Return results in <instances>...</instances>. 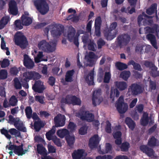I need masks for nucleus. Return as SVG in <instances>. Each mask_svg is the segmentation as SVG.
Instances as JSON below:
<instances>
[{"label": "nucleus", "mask_w": 159, "mask_h": 159, "mask_svg": "<svg viewBox=\"0 0 159 159\" xmlns=\"http://www.w3.org/2000/svg\"><path fill=\"white\" fill-rule=\"evenodd\" d=\"M32 89L35 92L41 93L43 92L44 88L41 81L39 80L35 82L32 86Z\"/></svg>", "instance_id": "nucleus-13"}, {"label": "nucleus", "mask_w": 159, "mask_h": 159, "mask_svg": "<svg viewBox=\"0 0 159 159\" xmlns=\"http://www.w3.org/2000/svg\"><path fill=\"white\" fill-rule=\"evenodd\" d=\"M51 33L53 37H57L60 36L62 33V31L59 29H57L54 30H51Z\"/></svg>", "instance_id": "nucleus-48"}, {"label": "nucleus", "mask_w": 159, "mask_h": 159, "mask_svg": "<svg viewBox=\"0 0 159 159\" xmlns=\"http://www.w3.org/2000/svg\"><path fill=\"white\" fill-rule=\"evenodd\" d=\"M34 4L37 9L43 15L46 14L49 10V7L45 0H35Z\"/></svg>", "instance_id": "nucleus-3"}, {"label": "nucleus", "mask_w": 159, "mask_h": 159, "mask_svg": "<svg viewBox=\"0 0 159 159\" xmlns=\"http://www.w3.org/2000/svg\"><path fill=\"white\" fill-rule=\"evenodd\" d=\"M76 116L82 120H86L91 122L93 120L94 116L89 111H86L83 109H81L76 113Z\"/></svg>", "instance_id": "nucleus-5"}, {"label": "nucleus", "mask_w": 159, "mask_h": 159, "mask_svg": "<svg viewBox=\"0 0 159 159\" xmlns=\"http://www.w3.org/2000/svg\"><path fill=\"white\" fill-rule=\"evenodd\" d=\"M116 107L118 111L120 114L125 113L128 108V106L127 103L124 104L121 103H117Z\"/></svg>", "instance_id": "nucleus-22"}, {"label": "nucleus", "mask_w": 159, "mask_h": 159, "mask_svg": "<svg viewBox=\"0 0 159 159\" xmlns=\"http://www.w3.org/2000/svg\"><path fill=\"white\" fill-rule=\"evenodd\" d=\"M157 28L158 26L157 25H155L152 27L147 26L145 28L146 33L148 34L156 33V35H158Z\"/></svg>", "instance_id": "nucleus-25"}, {"label": "nucleus", "mask_w": 159, "mask_h": 159, "mask_svg": "<svg viewBox=\"0 0 159 159\" xmlns=\"http://www.w3.org/2000/svg\"><path fill=\"white\" fill-rule=\"evenodd\" d=\"M125 123L132 130L134 129L136 125L135 123L130 118L127 117L125 120Z\"/></svg>", "instance_id": "nucleus-29"}, {"label": "nucleus", "mask_w": 159, "mask_h": 159, "mask_svg": "<svg viewBox=\"0 0 159 159\" xmlns=\"http://www.w3.org/2000/svg\"><path fill=\"white\" fill-rule=\"evenodd\" d=\"M95 45L94 43L93 42V41H90L88 44V49L91 51H94L96 50V49L94 46V45Z\"/></svg>", "instance_id": "nucleus-62"}, {"label": "nucleus", "mask_w": 159, "mask_h": 159, "mask_svg": "<svg viewBox=\"0 0 159 159\" xmlns=\"http://www.w3.org/2000/svg\"><path fill=\"white\" fill-rule=\"evenodd\" d=\"M88 128L86 125H84L82 126L79 129L78 132L80 134L84 135L87 133V131Z\"/></svg>", "instance_id": "nucleus-47"}, {"label": "nucleus", "mask_w": 159, "mask_h": 159, "mask_svg": "<svg viewBox=\"0 0 159 159\" xmlns=\"http://www.w3.org/2000/svg\"><path fill=\"white\" fill-rule=\"evenodd\" d=\"M114 84L115 88H111V90L110 98H111L114 99L115 96L116 98L119 97L120 93L118 90L122 91L126 89L127 86L126 82L124 81H118L115 82Z\"/></svg>", "instance_id": "nucleus-1"}, {"label": "nucleus", "mask_w": 159, "mask_h": 159, "mask_svg": "<svg viewBox=\"0 0 159 159\" xmlns=\"http://www.w3.org/2000/svg\"><path fill=\"white\" fill-rule=\"evenodd\" d=\"M129 147V143L127 142H125L121 144L120 148L121 151L126 152L128 151Z\"/></svg>", "instance_id": "nucleus-39"}, {"label": "nucleus", "mask_w": 159, "mask_h": 159, "mask_svg": "<svg viewBox=\"0 0 159 159\" xmlns=\"http://www.w3.org/2000/svg\"><path fill=\"white\" fill-rule=\"evenodd\" d=\"M37 151L38 153L43 155L48 154L47 153V150L43 145L41 144H38L37 146Z\"/></svg>", "instance_id": "nucleus-35"}, {"label": "nucleus", "mask_w": 159, "mask_h": 159, "mask_svg": "<svg viewBox=\"0 0 159 159\" xmlns=\"http://www.w3.org/2000/svg\"><path fill=\"white\" fill-rule=\"evenodd\" d=\"M14 84L15 88L16 89L20 88V82L19 80L17 78H16L14 80Z\"/></svg>", "instance_id": "nucleus-64"}, {"label": "nucleus", "mask_w": 159, "mask_h": 159, "mask_svg": "<svg viewBox=\"0 0 159 159\" xmlns=\"http://www.w3.org/2000/svg\"><path fill=\"white\" fill-rule=\"evenodd\" d=\"M131 39L130 36L127 33H124L120 35L117 38L118 44L120 47L122 46L128 45Z\"/></svg>", "instance_id": "nucleus-7"}, {"label": "nucleus", "mask_w": 159, "mask_h": 159, "mask_svg": "<svg viewBox=\"0 0 159 159\" xmlns=\"http://www.w3.org/2000/svg\"><path fill=\"white\" fill-rule=\"evenodd\" d=\"M20 19L21 20V23L24 25L29 26L32 22V18L29 17H25L24 15H22Z\"/></svg>", "instance_id": "nucleus-28"}, {"label": "nucleus", "mask_w": 159, "mask_h": 159, "mask_svg": "<svg viewBox=\"0 0 159 159\" xmlns=\"http://www.w3.org/2000/svg\"><path fill=\"white\" fill-rule=\"evenodd\" d=\"M82 42L85 44H87L91 41L89 39V35H84L82 36Z\"/></svg>", "instance_id": "nucleus-54"}, {"label": "nucleus", "mask_w": 159, "mask_h": 159, "mask_svg": "<svg viewBox=\"0 0 159 159\" xmlns=\"http://www.w3.org/2000/svg\"><path fill=\"white\" fill-rule=\"evenodd\" d=\"M7 72L4 70H2L0 71V79H5L7 77Z\"/></svg>", "instance_id": "nucleus-55"}, {"label": "nucleus", "mask_w": 159, "mask_h": 159, "mask_svg": "<svg viewBox=\"0 0 159 159\" xmlns=\"http://www.w3.org/2000/svg\"><path fill=\"white\" fill-rule=\"evenodd\" d=\"M111 78V74L110 72H106L104 79V82L108 83L109 82Z\"/></svg>", "instance_id": "nucleus-50"}, {"label": "nucleus", "mask_w": 159, "mask_h": 159, "mask_svg": "<svg viewBox=\"0 0 159 159\" xmlns=\"http://www.w3.org/2000/svg\"><path fill=\"white\" fill-rule=\"evenodd\" d=\"M55 78L54 77L50 76L48 78V83L50 85L52 86L55 84Z\"/></svg>", "instance_id": "nucleus-63"}, {"label": "nucleus", "mask_w": 159, "mask_h": 159, "mask_svg": "<svg viewBox=\"0 0 159 159\" xmlns=\"http://www.w3.org/2000/svg\"><path fill=\"white\" fill-rule=\"evenodd\" d=\"M47 147L48 153H53L56 152V149L55 147L50 144H48Z\"/></svg>", "instance_id": "nucleus-56"}, {"label": "nucleus", "mask_w": 159, "mask_h": 159, "mask_svg": "<svg viewBox=\"0 0 159 159\" xmlns=\"http://www.w3.org/2000/svg\"><path fill=\"white\" fill-rule=\"evenodd\" d=\"M66 140L68 145L72 147L75 142V138L74 136H70L69 134L65 137Z\"/></svg>", "instance_id": "nucleus-37"}, {"label": "nucleus", "mask_w": 159, "mask_h": 159, "mask_svg": "<svg viewBox=\"0 0 159 159\" xmlns=\"http://www.w3.org/2000/svg\"><path fill=\"white\" fill-rule=\"evenodd\" d=\"M146 38L150 42L151 45L155 48L157 49L156 39L154 34H148L146 35Z\"/></svg>", "instance_id": "nucleus-16"}, {"label": "nucleus", "mask_w": 159, "mask_h": 159, "mask_svg": "<svg viewBox=\"0 0 159 159\" xmlns=\"http://www.w3.org/2000/svg\"><path fill=\"white\" fill-rule=\"evenodd\" d=\"M102 91L101 89H98L94 91L92 98L93 105L96 107L97 104H99L102 99L101 97Z\"/></svg>", "instance_id": "nucleus-10"}, {"label": "nucleus", "mask_w": 159, "mask_h": 159, "mask_svg": "<svg viewBox=\"0 0 159 159\" xmlns=\"http://www.w3.org/2000/svg\"><path fill=\"white\" fill-rule=\"evenodd\" d=\"M75 30L73 27L71 26L69 28L67 37L68 40L70 42H73L75 37Z\"/></svg>", "instance_id": "nucleus-21"}, {"label": "nucleus", "mask_w": 159, "mask_h": 159, "mask_svg": "<svg viewBox=\"0 0 159 159\" xmlns=\"http://www.w3.org/2000/svg\"><path fill=\"white\" fill-rule=\"evenodd\" d=\"M99 141L98 135V134L94 135L89 140V146L90 148L93 149L96 148L99 143Z\"/></svg>", "instance_id": "nucleus-12"}, {"label": "nucleus", "mask_w": 159, "mask_h": 159, "mask_svg": "<svg viewBox=\"0 0 159 159\" xmlns=\"http://www.w3.org/2000/svg\"><path fill=\"white\" fill-rule=\"evenodd\" d=\"M0 64L2 68H5L9 66V62L7 59H4L2 62H0Z\"/></svg>", "instance_id": "nucleus-58"}, {"label": "nucleus", "mask_w": 159, "mask_h": 159, "mask_svg": "<svg viewBox=\"0 0 159 159\" xmlns=\"http://www.w3.org/2000/svg\"><path fill=\"white\" fill-rule=\"evenodd\" d=\"M112 30L107 29L104 33V36L108 40H111L116 37L117 32L112 33Z\"/></svg>", "instance_id": "nucleus-26"}, {"label": "nucleus", "mask_w": 159, "mask_h": 159, "mask_svg": "<svg viewBox=\"0 0 159 159\" xmlns=\"http://www.w3.org/2000/svg\"><path fill=\"white\" fill-rule=\"evenodd\" d=\"M149 87L151 90H155L156 89V84L155 81L150 80L149 81Z\"/></svg>", "instance_id": "nucleus-59"}, {"label": "nucleus", "mask_w": 159, "mask_h": 159, "mask_svg": "<svg viewBox=\"0 0 159 159\" xmlns=\"http://www.w3.org/2000/svg\"><path fill=\"white\" fill-rule=\"evenodd\" d=\"M13 41L15 44L17 46H20V32H18L14 35Z\"/></svg>", "instance_id": "nucleus-42"}, {"label": "nucleus", "mask_w": 159, "mask_h": 159, "mask_svg": "<svg viewBox=\"0 0 159 159\" xmlns=\"http://www.w3.org/2000/svg\"><path fill=\"white\" fill-rule=\"evenodd\" d=\"M66 117L65 116L63 115L61 117L58 116H55L54 121L55 126L56 127H60L64 125L66 121Z\"/></svg>", "instance_id": "nucleus-14"}, {"label": "nucleus", "mask_w": 159, "mask_h": 159, "mask_svg": "<svg viewBox=\"0 0 159 159\" xmlns=\"http://www.w3.org/2000/svg\"><path fill=\"white\" fill-rule=\"evenodd\" d=\"M9 21V18L8 16L3 17L0 20V29L3 28Z\"/></svg>", "instance_id": "nucleus-36"}, {"label": "nucleus", "mask_w": 159, "mask_h": 159, "mask_svg": "<svg viewBox=\"0 0 159 159\" xmlns=\"http://www.w3.org/2000/svg\"><path fill=\"white\" fill-rule=\"evenodd\" d=\"M44 124L43 122L40 120L34 121V129L37 131H39L42 128L44 127Z\"/></svg>", "instance_id": "nucleus-31"}, {"label": "nucleus", "mask_w": 159, "mask_h": 159, "mask_svg": "<svg viewBox=\"0 0 159 159\" xmlns=\"http://www.w3.org/2000/svg\"><path fill=\"white\" fill-rule=\"evenodd\" d=\"M17 100L15 97L12 96L9 100L10 104L12 106H15L17 104Z\"/></svg>", "instance_id": "nucleus-57"}, {"label": "nucleus", "mask_w": 159, "mask_h": 159, "mask_svg": "<svg viewBox=\"0 0 159 159\" xmlns=\"http://www.w3.org/2000/svg\"><path fill=\"white\" fill-rule=\"evenodd\" d=\"M57 135L61 138H63L69 134V131L66 129L58 130L57 132Z\"/></svg>", "instance_id": "nucleus-33"}, {"label": "nucleus", "mask_w": 159, "mask_h": 159, "mask_svg": "<svg viewBox=\"0 0 159 159\" xmlns=\"http://www.w3.org/2000/svg\"><path fill=\"white\" fill-rule=\"evenodd\" d=\"M32 71H26L22 74V80L29 81L31 80Z\"/></svg>", "instance_id": "nucleus-34"}, {"label": "nucleus", "mask_w": 159, "mask_h": 159, "mask_svg": "<svg viewBox=\"0 0 159 159\" xmlns=\"http://www.w3.org/2000/svg\"><path fill=\"white\" fill-rule=\"evenodd\" d=\"M148 144L150 147L157 146L159 145V142L154 136H152L148 139Z\"/></svg>", "instance_id": "nucleus-30"}, {"label": "nucleus", "mask_w": 159, "mask_h": 159, "mask_svg": "<svg viewBox=\"0 0 159 159\" xmlns=\"http://www.w3.org/2000/svg\"><path fill=\"white\" fill-rule=\"evenodd\" d=\"M43 56V52H39L37 57L34 58L35 62L37 63L39 62Z\"/></svg>", "instance_id": "nucleus-53"}, {"label": "nucleus", "mask_w": 159, "mask_h": 159, "mask_svg": "<svg viewBox=\"0 0 159 159\" xmlns=\"http://www.w3.org/2000/svg\"><path fill=\"white\" fill-rule=\"evenodd\" d=\"M116 68L120 70H122L127 68V65L121 62H117L115 65Z\"/></svg>", "instance_id": "nucleus-40"}, {"label": "nucleus", "mask_w": 159, "mask_h": 159, "mask_svg": "<svg viewBox=\"0 0 159 159\" xmlns=\"http://www.w3.org/2000/svg\"><path fill=\"white\" fill-rule=\"evenodd\" d=\"M128 65H132L133 66L134 69L136 70L141 71L142 70V68L141 65L138 63H136L133 60L129 61L128 63Z\"/></svg>", "instance_id": "nucleus-38"}, {"label": "nucleus", "mask_w": 159, "mask_h": 159, "mask_svg": "<svg viewBox=\"0 0 159 159\" xmlns=\"http://www.w3.org/2000/svg\"><path fill=\"white\" fill-rule=\"evenodd\" d=\"M9 11L12 14L16 15L18 13V10L16 2L11 1L9 3Z\"/></svg>", "instance_id": "nucleus-18"}, {"label": "nucleus", "mask_w": 159, "mask_h": 159, "mask_svg": "<svg viewBox=\"0 0 159 159\" xmlns=\"http://www.w3.org/2000/svg\"><path fill=\"white\" fill-rule=\"evenodd\" d=\"M9 122L11 123L14 124L15 127L18 130H17L15 129H11L9 130V132L11 134L15 135L16 137H19L20 135V133L19 132L20 129L19 118H12L10 117Z\"/></svg>", "instance_id": "nucleus-6"}, {"label": "nucleus", "mask_w": 159, "mask_h": 159, "mask_svg": "<svg viewBox=\"0 0 159 159\" xmlns=\"http://www.w3.org/2000/svg\"><path fill=\"white\" fill-rule=\"evenodd\" d=\"M157 5L156 3H154L152 4L150 7L147 9L146 13L148 15H151L155 13L156 18L158 19V16L157 15Z\"/></svg>", "instance_id": "nucleus-19"}, {"label": "nucleus", "mask_w": 159, "mask_h": 159, "mask_svg": "<svg viewBox=\"0 0 159 159\" xmlns=\"http://www.w3.org/2000/svg\"><path fill=\"white\" fill-rule=\"evenodd\" d=\"M106 153L111 152L112 146L110 143H107L105 146Z\"/></svg>", "instance_id": "nucleus-61"}, {"label": "nucleus", "mask_w": 159, "mask_h": 159, "mask_svg": "<svg viewBox=\"0 0 159 159\" xmlns=\"http://www.w3.org/2000/svg\"><path fill=\"white\" fill-rule=\"evenodd\" d=\"M140 148L143 152L145 153L149 157L154 156L155 152L153 149L144 145L140 146Z\"/></svg>", "instance_id": "nucleus-17"}, {"label": "nucleus", "mask_w": 159, "mask_h": 159, "mask_svg": "<svg viewBox=\"0 0 159 159\" xmlns=\"http://www.w3.org/2000/svg\"><path fill=\"white\" fill-rule=\"evenodd\" d=\"M85 80L89 85L94 84V71H92L86 76Z\"/></svg>", "instance_id": "nucleus-24"}, {"label": "nucleus", "mask_w": 159, "mask_h": 159, "mask_svg": "<svg viewBox=\"0 0 159 159\" xmlns=\"http://www.w3.org/2000/svg\"><path fill=\"white\" fill-rule=\"evenodd\" d=\"M157 68L155 66L151 69V74L153 77H156L159 76L157 71Z\"/></svg>", "instance_id": "nucleus-49"}, {"label": "nucleus", "mask_w": 159, "mask_h": 159, "mask_svg": "<svg viewBox=\"0 0 159 159\" xmlns=\"http://www.w3.org/2000/svg\"><path fill=\"white\" fill-rule=\"evenodd\" d=\"M102 20L100 16L96 18L95 21L94 26L95 30H100Z\"/></svg>", "instance_id": "nucleus-41"}, {"label": "nucleus", "mask_w": 159, "mask_h": 159, "mask_svg": "<svg viewBox=\"0 0 159 159\" xmlns=\"http://www.w3.org/2000/svg\"><path fill=\"white\" fill-rule=\"evenodd\" d=\"M29 81H26V80H22V78L20 79V82H22L21 84L20 83V89H21V86H22L25 89H28L29 88V84L28 82Z\"/></svg>", "instance_id": "nucleus-60"}, {"label": "nucleus", "mask_w": 159, "mask_h": 159, "mask_svg": "<svg viewBox=\"0 0 159 159\" xmlns=\"http://www.w3.org/2000/svg\"><path fill=\"white\" fill-rule=\"evenodd\" d=\"M76 125L73 122L70 121L67 126V129L70 132H73L75 130Z\"/></svg>", "instance_id": "nucleus-46"}, {"label": "nucleus", "mask_w": 159, "mask_h": 159, "mask_svg": "<svg viewBox=\"0 0 159 159\" xmlns=\"http://www.w3.org/2000/svg\"><path fill=\"white\" fill-rule=\"evenodd\" d=\"M47 42L45 40H42L38 44L39 48L45 52L50 53L55 51L56 49V43L55 42Z\"/></svg>", "instance_id": "nucleus-2"}, {"label": "nucleus", "mask_w": 159, "mask_h": 159, "mask_svg": "<svg viewBox=\"0 0 159 159\" xmlns=\"http://www.w3.org/2000/svg\"><path fill=\"white\" fill-rule=\"evenodd\" d=\"M25 111L27 118L29 119H30L32 117V113L31 107H27L25 108Z\"/></svg>", "instance_id": "nucleus-45"}, {"label": "nucleus", "mask_w": 159, "mask_h": 159, "mask_svg": "<svg viewBox=\"0 0 159 159\" xmlns=\"http://www.w3.org/2000/svg\"><path fill=\"white\" fill-rule=\"evenodd\" d=\"M29 44L27 39L24 35L23 33L20 32V48L25 49Z\"/></svg>", "instance_id": "nucleus-23"}, {"label": "nucleus", "mask_w": 159, "mask_h": 159, "mask_svg": "<svg viewBox=\"0 0 159 159\" xmlns=\"http://www.w3.org/2000/svg\"><path fill=\"white\" fill-rule=\"evenodd\" d=\"M148 114L147 112H144L140 122L142 125L145 126L148 124L149 122V117Z\"/></svg>", "instance_id": "nucleus-32"}, {"label": "nucleus", "mask_w": 159, "mask_h": 159, "mask_svg": "<svg viewBox=\"0 0 159 159\" xmlns=\"http://www.w3.org/2000/svg\"><path fill=\"white\" fill-rule=\"evenodd\" d=\"M75 73L74 70L67 71L65 75V81L67 82H71L73 81V77Z\"/></svg>", "instance_id": "nucleus-27"}, {"label": "nucleus", "mask_w": 159, "mask_h": 159, "mask_svg": "<svg viewBox=\"0 0 159 159\" xmlns=\"http://www.w3.org/2000/svg\"><path fill=\"white\" fill-rule=\"evenodd\" d=\"M31 75V80H39L42 76L39 73L34 71H32Z\"/></svg>", "instance_id": "nucleus-43"}, {"label": "nucleus", "mask_w": 159, "mask_h": 159, "mask_svg": "<svg viewBox=\"0 0 159 159\" xmlns=\"http://www.w3.org/2000/svg\"><path fill=\"white\" fill-rule=\"evenodd\" d=\"M143 90L141 86L137 84H132L129 88L128 93L129 95H132L136 96L143 93Z\"/></svg>", "instance_id": "nucleus-8"}, {"label": "nucleus", "mask_w": 159, "mask_h": 159, "mask_svg": "<svg viewBox=\"0 0 159 159\" xmlns=\"http://www.w3.org/2000/svg\"><path fill=\"white\" fill-rule=\"evenodd\" d=\"M106 123L105 131L107 133H111V124L108 120L106 121Z\"/></svg>", "instance_id": "nucleus-52"}, {"label": "nucleus", "mask_w": 159, "mask_h": 159, "mask_svg": "<svg viewBox=\"0 0 159 159\" xmlns=\"http://www.w3.org/2000/svg\"><path fill=\"white\" fill-rule=\"evenodd\" d=\"M55 132V130L52 129L46 134L47 139L49 141L52 140L55 144L58 147H61L62 145L60 139L56 136H53Z\"/></svg>", "instance_id": "nucleus-9"}, {"label": "nucleus", "mask_w": 159, "mask_h": 159, "mask_svg": "<svg viewBox=\"0 0 159 159\" xmlns=\"http://www.w3.org/2000/svg\"><path fill=\"white\" fill-rule=\"evenodd\" d=\"M23 64L24 66L27 68L29 69H33L34 66V62L26 54L24 55Z\"/></svg>", "instance_id": "nucleus-11"}, {"label": "nucleus", "mask_w": 159, "mask_h": 159, "mask_svg": "<svg viewBox=\"0 0 159 159\" xmlns=\"http://www.w3.org/2000/svg\"><path fill=\"white\" fill-rule=\"evenodd\" d=\"M84 151L83 149L75 150L72 153L73 159H81L83 157Z\"/></svg>", "instance_id": "nucleus-20"}, {"label": "nucleus", "mask_w": 159, "mask_h": 159, "mask_svg": "<svg viewBox=\"0 0 159 159\" xmlns=\"http://www.w3.org/2000/svg\"><path fill=\"white\" fill-rule=\"evenodd\" d=\"M98 48L99 49L102 48L106 44V42L102 38L99 39L97 42Z\"/></svg>", "instance_id": "nucleus-51"}, {"label": "nucleus", "mask_w": 159, "mask_h": 159, "mask_svg": "<svg viewBox=\"0 0 159 159\" xmlns=\"http://www.w3.org/2000/svg\"><path fill=\"white\" fill-rule=\"evenodd\" d=\"M61 105L65 104H72L73 105H80L81 103V100L75 96L67 95L65 98H62L61 101Z\"/></svg>", "instance_id": "nucleus-4"}, {"label": "nucleus", "mask_w": 159, "mask_h": 159, "mask_svg": "<svg viewBox=\"0 0 159 159\" xmlns=\"http://www.w3.org/2000/svg\"><path fill=\"white\" fill-rule=\"evenodd\" d=\"M6 151L11 156L13 154L12 150L13 152L18 155H20V147L19 146H16L13 145H10L9 146H7L6 147Z\"/></svg>", "instance_id": "nucleus-15"}, {"label": "nucleus", "mask_w": 159, "mask_h": 159, "mask_svg": "<svg viewBox=\"0 0 159 159\" xmlns=\"http://www.w3.org/2000/svg\"><path fill=\"white\" fill-rule=\"evenodd\" d=\"M130 73L129 71H124L122 72L120 74V76L123 79L127 80L130 76Z\"/></svg>", "instance_id": "nucleus-44"}]
</instances>
